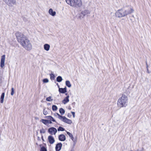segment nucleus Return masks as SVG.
<instances>
[{"label": "nucleus", "instance_id": "e433bc0d", "mask_svg": "<svg viewBox=\"0 0 151 151\" xmlns=\"http://www.w3.org/2000/svg\"><path fill=\"white\" fill-rule=\"evenodd\" d=\"M71 113L73 115V117L74 118L75 117V113L74 112H73V111H71Z\"/></svg>", "mask_w": 151, "mask_h": 151}, {"label": "nucleus", "instance_id": "1a4fd4ad", "mask_svg": "<svg viewBox=\"0 0 151 151\" xmlns=\"http://www.w3.org/2000/svg\"><path fill=\"white\" fill-rule=\"evenodd\" d=\"M5 58V55H3L1 57V60L0 62V66L1 68H3L4 66V62Z\"/></svg>", "mask_w": 151, "mask_h": 151}, {"label": "nucleus", "instance_id": "6ab92c4d", "mask_svg": "<svg viewBox=\"0 0 151 151\" xmlns=\"http://www.w3.org/2000/svg\"><path fill=\"white\" fill-rule=\"evenodd\" d=\"M65 1L67 4L72 6V4H73V0H65Z\"/></svg>", "mask_w": 151, "mask_h": 151}, {"label": "nucleus", "instance_id": "393cba45", "mask_svg": "<svg viewBox=\"0 0 151 151\" xmlns=\"http://www.w3.org/2000/svg\"><path fill=\"white\" fill-rule=\"evenodd\" d=\"M58 109V107L55 105H53L52 106V109L54 111H55Z\"/></svg>", "mask_w": 151, "mask_h": 151}, {"label": "nucleus", "instance_id": "79ce46f5", "mask_svg": "<svg viewBox=\"0 0 151 151\" xmlns=\"http://www.w3.org/2000/svg\"><path fill=\"white\" fill-rule=\"evenodd\" d=\"M37 140L38 141H40L41 140L40 138V137H37Z\"/></svg>", "mask_w": 151, "mask_h": 151}, {"label": "nucleus", "instance_id": "4468645a", "mask_svg": "<svg viewBox=\"0 0 151 151\" xmlns=\"http://www.w3.org/2000/svg\"><path fill=\"white\" fill-rule=\"evenodd\" d=\"M69 96L68 95V96L65 98H64L62 101V103L64 104H65L68 102L69 101Z\"/></svg>", "mask_w": 151, "mask_h": 151}, {"label": "nucleus", "instance_id": "f03ea898", "mask_svg": "<svg viewBox=\"0 0 151 151\" xmlns=\"http://www.w3.org/2000/svg\"><path fill=\"white\" fill-rule=\"evenodd\" d=\"M128 103L127 96L124 94H122L121 97L117 101V104L120 108L125 107L127 106Z\"/></svg>", "mask_w": 151, "mask_h": 151}, {"label": "nucleus", "instance_id": "473e14b6", "mask_svg": "<svg viewBox=\"0 0 151 151\" xmlns=\"http://www.w3.org/2000/svg\"><path fill=\"white\" fill-rule=\"evenodd\" d=\"M43 82L44 83H47L49 82V80L47 78H45L43 80Z\"/></svg>", "mask_w": 151, "mask_h": 151}, {"label": "nucleus", "instance_id": "20e7f679", "mask_svg": "<svg viewBox=\"0 0 151 151\" xmlns=\"http://www.w3.org/2000/svg\"><path fill=\"white\" fill-rule=\"evenodd\" d=\"M20 44L27 50L29 51L32 49V45L29 40L28 39L21 43Z\"/></svg>", "mask_w": 151, "mask_h": 151}, {"label": "nucleus", "instance_id": "b1692460", "mask_svg": "<svg viewBox=\"0 0 151 151\" xmlns=\"http://www.w3.org/2000/svg\"><path fill=\"white\" fill-rule=\"evenodd\" d=\"M67 133L69 136V137L72 139V140L73 141L74 138L73 137V134L70 132H67Z\"/></svg>", "mask_w": 151, "mask_h": 151}, {"label": "nucleus", "instance_id": "f704fd0d", "mask_svg": "<svg viewBox=\"0 0 151 151\" xmlns=\"http://www.w3.org/2000/svg\"><path fill=\"white\" fill-rule=\"evenodd\" d=\"M51 118V119L50 120L51 121H53V122H56L55 120L52 116V117H49Z\"/></svg>", "mask_w": 151, "mask_h": 151}, {"label": "nucleus", "instance_id": "9b49d317", "mask_svg": "<svg viewBox=\"0 0 151 151\" xmlns=\"http://www.w3.org/2000/svg\"><path fill=\"white\" fill-rule=\"evenodd\" d=\"M62 146V144L61 143L59 142L57 143L55 146V150L56 151H60Z\"/></svg>", "mask_w": 151, "mask_h": 151}, {"label": "nucleus", "instance_id": "0eeeda50", "mask_svg": "<svg viewBox=\"0 0 151 151\" xmlns=\"http://www.w3.org/2000/svg\"><path fill=\"white\" fill-rule=\"evenodd\" d=\"M48 132L51 135L55 134L57 132V130L55 127H52L48 129Z\"/></svg>", "mask_w": 151, "mask_h": 151}, {"label": "nucleus", "instance_id": "37998d69", "mask_svg": "<svg viewBox=\"0 0 151 151\" xmlns=\"http://www.w3.org/2000/svg\"><path fill=\"white\" fill-rule=\"evenodd\" d=\"M146 66H147V68H148V66L147 61L146 62Z\"/></svg>", "mask_w": 151, "mask_h": 151}, {"label": "nucleus", "instance_id": "c85d7f7f", "mask_svg": "<svg viewBox=\"0 0 151 151\" xmlns=\"http://www.w3.org/2000/svg\"><path fill=\"white\" fill-rule=\"evenodd\" d=\"M46 100L47 101H51L53 100V99H52L51 96H49L46 99Z\"/></svg>", "mask_w": 151, "mask_h": 151}, {"label": "nucleus", "instance_id": "a18cd8bd", "mask_svg": "<svg viewBox=\"0 0 151 151\" xmlns=\"http://www.w3.org/2000/svg\"><path fill=\"white\" fill-rule=\"evenodd\" d=\"M57 85V86H58V88H60V86H59V85L58 84V83H57L56 84Z\"/></svg>", "mask_w": 151, "mask_h": 151}, {"label": "nucleus", "instance_id": "4be33fe9", "mask_svg": "<svg viewBox=\"0 0 151 151\" xmlns=\"http://www.w3.org/2000/svg\"><path fill=\"white\" fill-rule=\"evenodd\" d=\"M41 121L45 125H47L48 124V120L44 119H42L41 120Z\"/></svg>", "mask_w": 151, "mask_h": 151}, {"label": "nucleus", "instance_id": "dca6fc26", "mask_svg": "<svg viewBox=\"0 0 151 151\" xmlns=\"http://www.w3.org/2000/svg\"><path fill=\"white\" fill-rule=\"evenodd\" d=\"M81 14L83 15V16H85L87 14L90 13V12L88 10H86L82 11L81 12Z\"/></svg>", "mask_w": 151, "mask_h": 151}, {"label": "nucleus", "instance_id": "412c9836", "mask_svg": "<svg viewBox=\"0 0 151 151\" xmlns=\"http://www.w3.org/2000/svg\"><path fill=\"white\" fill-rule=\"evenodd\" d=\"M66 85L69 88H70L71 86V85L69 81H65Z\"/></svg>", "mask_w": 151, "mask_h": 151}, {"label": "nucleus", "instance_id": "a211bd4d", "mask_svg": "<svg viewBox=\"0 0 151 151\" xmlns=\"http://www.w3.org/2000/svg\"><path fill=\"white\" fill-rule=\"evenodd\" d=\"M4 95L5 93L4 92L2 93L0 98V102L1 103H3Z\"/></svg>", "mask_w": 151, "mask_h": 151}, {"label": "nucleus", "instance_id": "423d86ee", "mask_svg": "<svg viewBox=\"0 0 151 151\" xmlns=\"http://www.w3.org/2000/svg\"><path fill=\"white\" fill-rule=\"evenodd\" d=\"M3 1L7 4L10 6H12L13 5L16 4L15 0H3Z\"/></svg>", "mask_w": 151, "mask_h": 151}, {"label": "nucleus", "instance_id": "f3484780", "mask_svg": "<svg viewBox=\"0 0 151 151\" xmlns=\"http://www.w3.org/2000/svg\"><path fill=\"white\" fill-rule=\"evenodd\" d=\"M49 13L51 15L54 16L56 14V12L55 11H53V10L52 9H50L49 11Z\"/></svg>", "mask_w": 151, "mask_h": 151}, {"label": "nucleus", "instance_id": "bb28decb", "mask_svg": "<svg viewBox=\"0 0 151 151\" xmlns=\"http://www.w3.org/2000/svg\"><path fill=\"white\" fill-rule=\"evenodd\" d=\"M40 151H47V150L46 148H45L44 146L42 147H41L40 150Z\"/></svg>", "mask_w": 151, "mask_h": 151}, {"label": "nucleus", "instance_id": "4c0bfd02", "mask_svg": "<svg viewBox=\"0 0 151 151\" xmlns=\"http://www.w3.org/2000/svg\"><path fill=\"white\" fill-rule=\"evenodd\" d=\"M83 17L81 15H80L78 17V18L81 19Z\"/></svg>", "mask_w": 151, "mask_h": 151}, {"label": "nucleus", "instance_id": "ddd939ff", "mask_svg": "<svg viewBox=\"0 0 151 151\" xmlns=\"http://www.w3.org/2000/svg\"><path fill=\"white\" fill-rule=\"evenodd\" d=\"M58 139L60 141H64L66 139V137L64 135L61 134L59 136Z\"/></svg>", "mask_w": 151, "mask_h": 151}, {"label": "nucleus", "instance_id": "de8ad7c7", "mask_svg": "<svg viewBox=\"0 0 151 151\" xmlns=\"http://www.w3.org/2000/svg\"><path fill=\"white\" fill-rule=\"evenodd\" d=\"M65 94L66 95H67V96H68L67 95H68V93H65Z\"/></svg>", "mask_w": 151, "mask_h": 151}, {"label": "nucleus", "instance_id": "72a5a7b5", "mask_svg": "<svg viewBox=\"0 0 151 151\" xmlns=\"http://www.w3.org/2000/svg\"><path fill=\"white\" fill-rule=\"evenodd\" d=\"M14 93V88L12 87V88L11 89V95L13 96Z\"/></svg>", "mask_w": 151, "mask_h": 151}, {"label": "nucleus", "instance_id": "49530a36", "mask_svg": "<svg viewBox=\"0 0 151 151\" xmlns=\"http://www.w3.org/2000/svg\"><path fill=\"white\" fill-rule=\"evenodd\" d=\"M41 146H42V145H40V147H41Z\"/></svg>", "mask_w": 151, "mask_h": 151}, {"label": "nucleus", "instance_id": "aec40b11", "mask_svg": "<svg viewBox=\"0 0 151 151\" xmlns=\"http://www.w3.org/2000/svg\"><path fill=\"white\" fill-rule=\"evenodd\" d=\"M62 80V78L61 76H59L56 78V81L58 82H61Z\"/></svg>", "mask_w": 151, "mask_h": 151}, {"label": "nucleus", "instance_id": "7c9ffc66", "mask_svg": "<svg viewBox=\"0 0 151 151\" xmlns=\"http://www.w3.org/2000/svg\"><path fill=\"white\" fill-rule=\"evenodd\" d=\"M40 133H45V129L42 128V129L40 130Z\"/></svg>", "mask_w": 151, "mask_h": 151}, {"label": "nucleus", "instance_id": "6e6552de", "mask_svg": "<svg viewBox=\"0 0 151 151\" xmlns=\"http://www.w3.org/2000/svg\"><path fill=\"white\" fill-rule=\"evenodd\" d=\"M61 120L62 121L68 124H70L72 123V122L71 120L67 118L65 116H63Z\"/></svg>", "mask_w": 151, "mask_h": 151}, {"label": "nucleus", "instance_id": "f8f14e48", "mask_svg": "<svg viewBox=\"0 0 151 151\" xmlns=\"http://www.w3.org/2000/svg\"><path fill=\"white\" fill-rule=\"evenodd\" d=\"M58 91L60 93H65L67 92V88L66 87L63 88H59Z\"/></svg>", "mask_w": 151, "mask_h": 151}, {"label": "nucleus", "instance_id": "a878e982", "mask_svg": "<svg viewBox=\"0 0 151 151\" xmlns=\"http://www.w3.org/2000/svg\"><path fill=\"white\" fill-rule=\"evenodd\" d=\"M58 131H63L65 130V129L64 128L61 127H59V128L58 129Z\"/></svg>", "mask_w": 151, "mask_h": 151}, {"label": "nucleus", "instance_id": "f257e3e1", "mask_svg": "<svg viewBox=\"0 0 151 151\" xmlns=\"http://www.w3.org/2000/svg\"><path fill=\"white\" fill-rule=\"evenodd\" d=\"M131 7H124L118 10L115 13V16L118 17H122L131 14L134 12Z\"/></svg>", "mask_w": 151, "mask_h": 151}, {"label": "nucleus", "instance_id": "9d476101", "mask_svg": "<svg viewBox=\"0 0 151 151\" xmlns=\"http://www.w3.org/2000/svg\"><path fill=\"white\" fill-rule=\"evenodd\" d=\"M48 140L50 144H53L55 142V140L54 137L51 135H50L48 136Z\"/></svg>", "mask_w": 151, "mask_h": 151}, {"label": "nucleus", "instance_id": "5701e85b", "mask_svg": "<svg viewBox=\"0 0 151 151\" xmlns=\"http://www.w3.org/2000/svg\"><path fill=\"white\" fill-rule=\"evenodd\" d=\"M59 112L61 115H63L65 114V111L62 108H60L59 109Z\"/></svg>", "mask_w": 151, "mask_h": 151}, {"label": "nucleus", "instance_id": "c756f323", "mask_svg": "<svg viewBox=\"0 0 151 151\" xmlns=\"http://www.w3.org/2000/svg\"><path fill=\"white\" fill-rule=\"evenodd\" d=\"M55 115H57L58 116V118L61 120V118H62V117H63V116L60 115V114H59L58 113H55Z\"/></svg>", "mask_w": 151, "mask_h": 151}, {"label": "nucleus", "instance_id": "c9c22d12", "mask_svg": "<svg viewBox=\"0 0 151 151\" xmlns=\"http://www.w3.org/2000/svg\"><path fill=\"white\" fill-rule=\"evenodd\" d=\"M49 117H52L51 116H45V118H47V119H49V120H50L51 119V118Z\"/></svg>", "mask_w": 151, "mask_h": 151}, {"label": "nucleus", "instance_id": "ea45409f", "mask_svg": "<svg viewBox=\"0 0 151 151\" xmlns=\"http://www.w3.org/2000/svg\"><path fill=\"white\" fill-rule=\"evenodd\" d=\"M41 138L43 141H45V140L43 139V136L42 135L41 136Z\"/></svg>", "mask_w": 151, "mask_h": 151}, {"label": "nucleus", "instance_id": "cd10ccee", "mask_svg": "<svg viewBox=\"0 0 151 151\" xmlns=\"http://www.w3.org/2000/svg\"><path fill=\"white\" fill-rule=\"evenodd\" d=\"M50 79L51 80L54 79L55 78V75L53 73H51L50 74Z\"/></svg>", "mask_w": 151, "mask_h": 151}, {"label": "nucleus", "instance_id": "c03bdc74", "mask_svg": "<svg viewBox=\"0 0 151 151\" xmlns=\"http://www.w3.org/2000/svg\"><path fill=\"white\" fill-rule=\"evenodd\" d=\"M147 72L148 73H150V72H149V70H148V68H147Z\"/></svg>", "mask_w": 151, "mask_h": 151}, {"label": "nucleus", "instance_id": "7ed1b4c3", "mask_svg": "<svg viewBox=\"0 0 151 151\" xmlns=\"http://www.w3.org/2000/svg\"><path fill=\"white\" fill-rule=\"evenodd\" d=\"M15 35L18 42L20 44L27 39L25 35L19 32H16Z\"/></svg>", "mask_w": 151, "mask_h": 151}, {"label": "nucleus", "instance_id": "39448f33", "mask_svg": "<svg viewBox=\"0 0 151 151\" xmlns=\"http://www.w3.org/2000/svg\"><path fill=\"white\" fill-rule=\"evenodd\" d=\"M73 2L72 6L73 7H78L82 5V3L81 0H73Z\"/></svg>", "mask_w": 151, "mask_h": 151}, {"label": "nucleus", "instance_id": "2f4dec72", "mask_svg": "<svg viewBox=\"0 0 151 151\" xmlns=\"http://www.w3.org/2000/svg\"><path fill=\"white\" fill-rule=\"evenodd\" d=\"M43 113L44 115H46L48 113L47 111L45 109H44L43 111Z\"/></svg>", "mask_w": 151, "mask_h": 151}, {"label": "nucleus", "instance_id": "a19ab883", "mask_svg": "<svg viewBox=\"0 0 151 151\" xmlns=\"http://www.w3.org/2000/svg\"><path fill=\"white\" fill-rule=\"evenodd\" d=\"M136 151H143V148H142V149L140 150H137Z\"/></svg>", "mask_w": 151, "mask_h": 151}, {"label": "nucleus", "instance_id": "2eb2a0df", "mask_svg": "<svg viewBox=\"0 0 151 151\" xmlns=\"http://www.w3.org/2000/svg\"><path fill=\"white\" fill-rule=\"evenodd\" d=\"M50 47V45L47 44H45L44 45V50L47 51L49 50Z\"/></svg>", "mask_w": 151, "mask_h": 151}, {"label": "nucleus", "instance_id": "58836bf2", "mask_svg": "<svg viewBox=\"0 0 151 151\" xmlns=\"http://www.w3.org/2000/svg\"><path fill=\"white\" fill-rule=\"evenodd\" d=\"M48 124H51L52 123V121L50 120H48Z\"/></svg>", "mask_w": 151, "mask_h": 151}]
</instances>
